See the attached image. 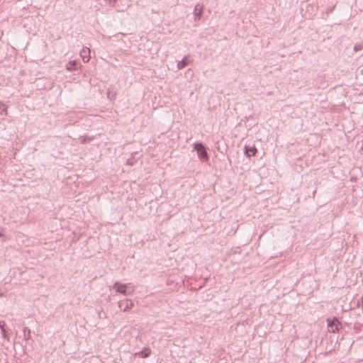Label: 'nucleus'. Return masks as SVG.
Instances as JSON below:
<instances>
[{
	"mask_svg": "<svg viewBox=\"0 0 363 363\" xmlns=\"http://www.w3.org/2000/svg\"><path fill=\"white\" fill-rule=\"evenodd\" d=\"M194 150L196 151L198 157L202 162H207L209 160V148L202 142H196L193 144Z\"/></svg>",
	"mask_w": 363,
	"mask_h": 363,
	"instance_id": "f257e3e1",
	"label": "nucleus"
},
{
	"mask_svg": "<svg viewBox=\"0 0 363 363\" xmlns=\"http://www.w3.org/2000/svg\"><path fill=\"white\" fill-rule=\"evenodd\" d=\"M327 321V328L329 333H337L342 327L341 322L338 320V318L335 317H334L332 320L328 319Z\"/></svg>",
	"mask_w": 363,
	"mask_h": 363,
	"instance_id": "f03ea898",
	"label": "nucleus"
},
{
	"mask_svg": "<svg viewBox=\"0 0 363 363\" xmlns=\"http://www.w3.org/2000/svg\"><path fill=\"white\" fill-rule=\"evenodd\" d=\"M326 342V347H325V351L327 353H331L333 351L335 350V346L337 343V339H335L332 336H330L328 338L325 340Z\"/></svg>",
	"mask_w": 363,
	"mask_h": 363,
	"instance_id": "7ed1b4c3",
	"label": "nucleus"
},
{
	"mask_svg": "<svg viewBox=\"0 0 363 363\" xmlns=\"http://www.w3.org/2000/svg\"><path fill=\"white\" fill-rule=\"evenodd\" d=\"M257 152V149L256 147L250 145H245L244 147V154L247 157H251L252 156H255Z\"/></svg>",
	"mask_w": 363,
	"mask_h": 363,
	"instance_id": "20e7f679",
	"label": "nucleus"
},
{
	"mask_svg": "<svg viewBox=\"0 0 363 363\" xmlns=\"http://www.w3.org/2000/svg\"><path fill=\"white\" fill-rule=\"evenodd\" d=\"M133 306V303L132 301L128 299H125L120 301L118 302V307L121 311H127L130 310Z\"/></svg>",
	"mask_w": 363,
	"mask_h": 363,
	"instance_id": "39448f33",
	"label": "nucleus"
},
{
	"mask_svg": "<svg viewBox=\"0 0 363 363\" xmlns=\"http://www.w3.org/2000/svg\"><path fill=\"white\" fill-rule=\"evenodd\" d=\"M113 289L116 291V292L122 294L123 295H127V284H122L121 282L116 281L113 284Z\"/></svg>",
	"mask_w": 363,
	"mask_h": 363,
	"instance_id": "423d86ee",
	"label": "nucleus"
},
{
	"mask_svg": "<svg viewBox=\"0 0 363 363\" xmlns=\"http://www.w3.org/2000/svg\"><path fill=\"white\" fill-rule=\"evenodd\" d=\"M203 5L198 4L194 6L193 14L194 16V20L196 21L200 20V18H201V16L203 15Z\"/></svg>",
	"mask_w": 363,
	"mask_h": 363,
	"instance_id": "0eeeda50",
	"label": "nucleus"
},
{
	"mask_svg": "<svg viewBox=\"0 0 363 363\" xmlns=\"http://www.w3.org/2000/svg\"><path fill=\"white\" fill-rule=\"evenodd\" d=\"M80 66L79 61L77 60H70L65 66V68L67 71L73 72L78 69Z\"/></svg>",
	"mask_w": 363,
	"mask_h": 363,
	"instance_id": "6e6552de",
	"label": "nucleus"
},
{
	"mask_svg": "<svg viewBox=\"0 0 363 363\" xmlns=\"http://www.w3.org/2000/svg\"><path fill=\"white\" fill-rule=\"evenodd\" d=\"M151 350L149 347H144L140 352L136 353L141 358H147L150 356Z\"/></svg>",
	"mask_w": 363,
	"mask_h": 363,
	"instance_id": "1a4fd4ad",
	"label": "nucleus"
},
{
	"mask_svg": "<svg viewBox=\"0 0 363 363\" xmlns=\"http://www.w3.org/2000/svg\"><path fill=\"white\" fill-rule=\"evenodd\" d=\"M189 64V60L186 57H184L181 61H179L177 64V67L179 69H182L187 66Z\"/></svg>",
	"mask_w": 363,
	"mask_h": 363,
	"instance_id": "9d476101",
	"label": "nucleus"
},
{
	"mask_svg": "<svg viewBox=\"0 0 363 363\" xmlns=\"http://www.w3.org/2000/svg\"><path fill=\"white\" fill-rule=\"evenodd\" d=\"M23 339L27 341L30 338V330L27 328L24 327L23 329Z\"/></svg>",
	"mask_w": 363,
	"mask_h": 363,
	"instance_id": "9b49d317",
	"label": "nucleus"
},
{
	"mask_svg": "<svg viewBox=\"0 0 363 363\" xmlns=\"http://www.w3.org/2000/svg\"><path fill=\"white\" fill-rule=\"evenodd\" d=\"M0 114L2 116H7V106L0 101Z\"/></svg>",
	"mask_w": 363,
	"mask_h": 363,
	"instance_id": "f8f14e48",
	"label": "nucleus"
},
{
	"mask_svg": "<svg viewBox=\"0 0 363 363\" xmlns=\"http://www.w3.org/2000/svg\"><path fill=\"white\" fill-rule=\"evenodd\" d=\"M80 139H81L82 144H86V143L93 140L94 139V136H90V137L80 136Z\"/></svg>",
	"mask_w": 363,
	"mask_h": 363,
	"instance_id": "ddd939ff",
	"label": "nucleus"
},
{
	"mask_svg": "<svg viewBox=\"0 0 363 363\" xmlns=\"http://www.w3.org/2000/svg\"><path fill=\"white\" fill-rule=\"evenodd\" d=\"M362 326V324L356 323L354 325V330L356 332H357V333H358L359 331H360V330H361Z\"/></svg>",
	"mask_w": 363,
	"mask_h": 363,
	"instance_id": "4468645a",
	"label": "nucleus"
},
{
	"mask_svg": "<svg viewBox=\"0 0 363 363\" xmlns=\"http://www.w3.org/2000/svg\"><path fill=\"white\" fill-rule=\"evenodd\" d=\"M135 160L133 157L129 158L126 161V164L130 166H133L135 163Z\"/></svg>",
	"mask_w": 363,
	"mask_h": 363,
	"instance_id": "2eb2a0df",
	"label": "nucleus"
},
{
	"mask_svg": "<svg viewBox=\"0 0 363 363\" xmlns=\"http://www.w3.org/2000/svg\"><path fill=\"white\" fill-rule=\"evenodd\" d=\"M5 229L4 228L0 227V238H4V240L6 239V235L4 233Z\"/></svg>",
	"mask_w": 363,
	"mask_h": 363,
	"instance_id": "dca6fc26",
	"label": "nucleus"
},
{
	"mask_svg": "<svg viewBox=\"0 0 363 363\" xmlns=\"http://www.w3.org/2000/svg\"><path fill=\"white\" fill-rule=\"evenodd\" d=\"M6 322L4 320H1L0 321V329H1V331L5 330H6Z\"/></svg>",
	"mask_w": 363,
	"mask_h": 363,
	"instance_id": "f3484780",
	"label": "nucleus"
},
{
	"mask_svg": "<svg viewBox=\"0 0 363 363\" xmlns=\"http://www.w3.org/2000/svg\"><path fill=\"white\" fill-rule=\"evenodd\" d=\"M1 334L4 339L7 340L8 341L9 340V335L6 330H2Z\"/></svg>",
	"mask_w": 363,
	"mask_h": 363,
	"instance_id": "a211bd4d",
	"label": "nucleus"
},
{
	"mask_svg": "<svg viewBox=\"0 0 363 363\" xmlns=\"http://www.w3.org/2000/svg\"><path fill=\"white\" fill-rule=\"evenodd\" d=\"M110 6H114L117 0H104Z\"/></svg>",
	"mask_w": 363,
	"mask_h": 363,
	"instance_id": "6ab92c4d",
	"label": "nucleus"
},
{
	"mask_svg": "<svg viewBox=\"0 0 363 363\" xmlns=\"http://www.w3.org/2000/svg\"><path fill=\"white\" fill-rule=\"evenodd\" d=\"M363 48V45H360V44H357L354 45V50L355 52H357V51H359L361 50Z\"/></svg>",
	"mask_w": 363,
	"mask_h": 363,
	"instance_id": "aec40b11",
	"label": "nucleus"
},
{
	"mask_svg": "<svg viewBox=\"0 0 363 363\" xmlns=\"http://www.w3.org/2000/svg\"><path fill=\"white\" fill-rule=\"evenodd\" d=\"M81 56H82V60H83L84 62H89V57H86V56H85V55H82V52H81Z\"/></svg>",
	"mask_w": 363,
	"mask_h": 363,
	"instance_id": "412c9836",
	"label": "nucleus"
},
{
	"mask_svg": "<svg viewBox=\"0 0 363 363\" xmlns=\"http://www.w3.org/2000/svg\"><path fill=\"white\" fill-rule=\"evenodd\" d=\"M331 11H332V9H328V12Z\"/></svg>",
	"mask_w": 363,
	"mask_h": 363,
	"instance_id": "4be33fe9",
	"label": "nucleus"
},
{
	"mask_svg": "<svg viewBox=\"0 0 363 363\" xmlns=\"http://www.w3.org/2000/svg\"><path fill=\"white\" fill-rule=\"evenodd\" d=\"M82 52L85 53L86 50L84 49L82 50Z\"/></svg>",
	"mask_w": 363,
	"mask_h": 363,
	"instance_id": "5701e85b",
	"label": "nucleus"
},
{
	"mask_svg": "<svg viewBox=\"0 0 363 363\" xmlns=\"http://www.w3.org/2000/svg\"><path fill=\"white\" fill-rule=\"evenodd\" d=\"M110 91H108V97H110Z\"/></svg>",
	"mask_w": 363,
	"mask_h": 363,
	"instance_id": "b1692460",
	"label": "nucleus"
}]
</instances>
